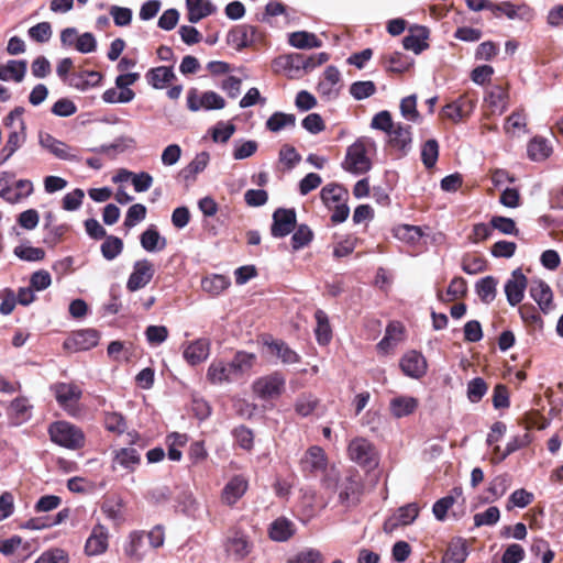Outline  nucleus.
Masks as SVG:
<instances>
[{
    "mask_svg": "<svg viewBox=\"0 0 563 563\" xmlns=\"http://www.w3.org/2000/svg\"><path fill=\"white\" fill-rule=\"evenodd\" d=\"M255 361V354L244 351L236 352L230 362L213 360L207 369V379L213 385L231 384L251 371Z\"/></svg>",
    "mask_w": 563,
    "mask_h": 563,
    "instance_id": "f257e3e1",
    "label": "nucleus"
},
{
    "mask_svg": "<svg viewBox=\"0 0 563 563\" xmlns=\"http://www.w3.org/2000/svg\"><path fill=\"white\" fill-rule=\"evenodd\" d=\"M376 152V143L371 137H360L346 148L342 168L353 175H363L372 168V156Z\"/></svg>",
    "mask_w": 563,
    "mask_h": 563,
    "instance_id": "f03ea898",
    "label": "nucleus"
},
{
    "mask_svg": "<svg viewBox=\"0 0 563 563\" xmlns=\"http://www.w3.org/2000/svg\"><path fill=\"white\" fill-rule=\"evenodd\" d=\"M53 443L67 450H80L86 445V434L81 428L65 420L54 421L47 429Z\"/></svg>",
    "mask_w": 563,
    "mask_h": 563,
    "instance_id": "7ed1b4c3",
    "label": "nucleus"
},
{
    "mask_svg": "<svg viewBox=\"0 0 563 563\" xmlns=\"http://www.w3.org/2000/svg\"><path fill=\"white\" fill-rule=\"evenodd\" d=\"M335 489L340 505L345 508L355 507L363 495L364 485L357 471L350 470L339 478Z\"/></svg>",
    "mask_w": 563,
    "mask_h": 563,
    "instance_id": "20e7f679",
    "label": "nucleus"
},
{
    "mask_svg": "<svg viewBox=\"0 0 563 563\" xmlns=\"http://www.w3.org/2000/svg\"><path fill=\"white\" fill-rule=\"evenodd\" d=\"M51 390L59 407H62L68 416L78 417L80 413L79 400L82 396V390L79 386L73 383H56L51 386Z\"/></svg>",
    "mask_w": 563,
    "mask_h": 563,
    "instance_id": "39448f33",
    "label": "nucleus"
},
{
    "mask_svg": "<svg viewBox=\"0 0 563 563\" xmlns=\"http://www.w3.org/2000/svg\"><path fill=\"white\" fill-rule=\"evenodd\" d=\"M285 385V377L275 372L255 379L252 384V390L262 400H274L284 393Z\"/></svg>",
    "mask_w": 563,
    "mask_h": 563,
    "instance_id": "423d86ee",
    "label": "nucleus"
},
{
    "mask_svg": "<svg viewBox=\"0 0 563 563\" xmlns=\"http://www.w3.org/2000/svg\"><path fill=\"white\" fill-rule=\"evenodd\" d=\"M477 99L464 93L442 108V115L454 123L467 119L476 108Z\"/></svg>",
    "mask_w": 563,
    "mask_h": 563,
    "instance_id": "0eeeda50",
    "label": "nucleus"
},
{
    "mask_svg": "<svg viewBox=\"0 0 563 563\" xmlns=\"http://www.w3.org/2000/svg\"><path fill=\"white\" fill-rule=\"evenodd\" d=\"M349 457L363 466H375L377 464V452L374 445L365 438L351 440L347 446Z\"/></svg>",
    "mask_w": 563,
    "mask_h": 563,
    "instance_id": "6e6552de",
    "label": "nucleus"
},
{
    "mask_svg": "<svg viewBox=\"0 0 563 563\" xmlns=\"http://www.w3.org/2000/svg\"><path fill=\"white\" fill-rule=\"evenodd\" d=\"M224 550L229 558L240 562L250 555L253 550V543L246 533L234 530L228 536L224 542Z\"/></svg>",
    "mask_w": 563,
    "mask_h": 563,
    "instance_id": "1a4fd4ad",
    "label": "nucleus"
},
{
    "mask_svg": "<svg viewBox=\"0 0 563 563\" xmlns=\"http://www.w3.org/2000/svg\"><path fill=\"white\" fill-rule=\"evenodd\" d=\"M38 143L44 150L58 159L69 162L80 161V156L75 148L70 147L63 141L57 140L49 133L41 132L38 135Z\"/></svg>",
    "mask_w": 563,
    "mask_h": 563,
    "instance_id": "9d476101",
    "label": "nucleus"
},
{
    "mask_svg": "<svg viewBox=\"0 0 563 563\" xmlns=\"http://www.w3.org/2000/svg\"><path fill=\"white\" fill-rule=\"evenodd\" d=\"M154 274L155 267L150 260L143 258L136 261L133 264V271L130 274L126 282L128 290L134 292L144 288L146 285L151 283Z\"/></svg>",
    "mask_w": 563,
    "mask_h": 563,
    "instance_id": "9b49d317",
    "label": "nucleus"
},
{
    "mask_svg": "<svg viewBox=\"0 0 563 563\" xmlns=\"http://www.w3.org/2000/svg\"><path fill=\"white\" fill-rule=\"evenodd\" d=\"M328 457L321 446H310L300 459V470L308 475H317L327 470Z\"/></svg>",
    "mask_w": 563,
    "mask_h": 563,
    "instance_id": "f8f14e48",
    "label": "nucleus"
},
{
    "mask_svg": "<svg viewBox=\"0 0 563 563\" xmlns=\"http://www.w3.org/2000/svg\"><path fill=\"white\" fill-rule=\"evenodd\" d=\"M99 342V335L96 330L86 329L73 333L68 336L63 346L65 350L75 353L79 351H88L95 347Z\"/></svg>",
    "mask_w": 563,
    "mask_h": 563,
    "instance_id": "ddd939ff",
    "label": "nucleus"
},
{
    "mask_svg": "<svg viewBox=\"0 0 563 563\" xmlns=\"http://www.w3.org/2000/svg\"><path fill=\"white\" fill-rule=\"evenodd\" d=\"M528 280L520 268L515 269L510 278L505 284V294L507 301L511 307H515L521 302L525 296Z\"/></svg>",
    "mask_w": 563,
    "mask_h": 563,
    "instance_id": "4468645a",
    "label": "nucleus"
},
{
    "mask_svg": "<svg viewBox=\"0 0 563 563\" xmlns=\"http://www.w3.org/2000/svg\"><path fill=\"white\" fill-rule=\"evenodd\" d=\"M296 227V212L294 209L279 208L273 213L271 233L274 238L288 235Z\"/></svg>",
    "mask_w": 563,
    "mask_h": 563,
    "instance_id": "2eb2a0df",
    "label": "nucleus"
},
{
    "mask_svg": "<svg viewBox=\"0 0 563 563\" xmlns=\"http://www.w3.org/2000/svg\"><path fill=\"white\" fill-rule=\"evenodd\" d=\"M418 515L419 507L417 504L405 505L384 522L383 529L386 533H393L399 527L412 523Z\"/></svg>",
    "mask_w": 563,
    "mask_h": 563,
    "instance_id": "dca6fc26",
    "label": "nucleus"
},
{
    "mask_svg": "<svg viewBox=\"0 0 563 563\" xmlns=\"http://www.w3.org/2000/svg\"><path fill=\"white\" fill-rule=\"evenodd\" d=\"M247 479L242 475L233 476L221 492V501L227 506H234L246 493Z\"/></svg>",
    "mask_w": 563,
    "mask_h": 563,
    "instance_id": "f3484780",
    "label": "nucleus"
},
{
    "mask_svg": "<svg viewBox=\"0 0 563 563\" xmlns=\"http://www.w3.org/2000/svg\"><path fill=\"white\" fill-rule=\"evenodd\" d=\"M109 547V532L102 525H96L85 544V552L89 556L103 554Z\"/></svg>",
    "mask_w": 563,
    "mask_h": 563,
    "instance_id": "a211bd4d",
    "label": "nucleus"
},
{
    "mask_svg": "<svg viewBox=\"0 0 563 563\" xmlns=\"http://www.w3.org/2000/svg\"><path fill=\"white\" fill-rule=\"evenodd\" d=\"M124 554L133 562H141L147 554L148 544L146 543L143 531H133L129 534L123 547Z\"/></svg>",
    "mask_w": 563,
    "mask_h": 563,
    "instance_id": "6ab92c4d",
    "label": "nucleus"
},
{
    "mask_svg": "<svg viewBox=\"0 0 563 563\" xmlns=\"http://www.w3.org/2000/svg\"><path fill=\"white\" fill-rule=\"evenodd\" d=\"M400 368L406 376L420 378L427 372V361L421 353L410 351L401 357Z\"/></svg>",
    "mask_w": 563,
    "mask_h": 563,
    "instance_id": "aec40b11",
    "label": "nucleus"
},
{
    "mask_svg": "<svg viewBox=\"0 0 563 563\" xmlns=\"http://www.w3.org/2000/svg\"><path fill=\"white\" fill-rule=\"evenodd\" d=\"M210 346L209 339H197L185 346L183 356L189 365H198L209 357Z\"/></svg>",
    "mask_w": 563,
    "mask_h": 563,
    "instance_id": "412c9836",
    "label": "nucleus"
},
{
    "mask_svg": "<svg viewBox=\"0 0 563 563\" xmlns=\"http://www.w3.org/2000/svg\"><path fill=\"white\" fill-rule=\"evenodd\" d=\"M340 70L335 66H328L323 73V78L318 84V92L328 100L335 99L340 92Z\"/></svg>",
    "mask_w": 563,
    "mask_h": 563,
    "instance_id": "4be33fe9",
    "label": "nucleus"
},
{
    "mask_svg": "<svg viewBox=\"0 0 563 563\" xmlns=\"http://www.w3.org/2000/svg\"><path fill=\"white\" fill-rule=\"evenodd\" d=\"M493 13L495 15L505 14L510 20L529 21L533 18L532 9L526 3L516 4L511 1H503L494 3Z\"/></svg>",
    "mask_w": 563,
    "mask_h": 563,
    "instance_id": "5701e85b",
    "label": "nucleus"
},
{
    "mask_svg": "<svg viewBox=\"0 0 563 563\" xmlns=\"http://www.w3.org/2000/svg\"><path fill=\"white\" fill-rule=\"evenodd\" d=\"M32 409L33 406L26 397H16L8 406L7 416L12 424L20 426L31 419Z\"/></svg>",
    "mask_w": 563,
    "mask_h": 563,
    "instance_id": "b1692460",
    "label": "nucleus"
},
{
    "mask_svg": "<svg viewBox=\"0 0 563 563\" xmlns=\"http://www.w3.org/2000/svg\"><path fill=\"white\" fill-rule=\"evenodd\" d=\"M509 95L505 87L493 86L486 93L484 102L492 114L501 115L508 108Z\"/></svg>",
    "mask_w": 563,
    "mask_h": 563,
    "instance_id": "393cba45",
    "label": "nucleus"
},
{
    "mask_svg": "<svg viewBox=\"0 0 563 563\" xmlns=\"http://www.w3.org/2000/svg\"><path fill=\"white\" fill-rule=\"evenodd\" d=\"M428 37L429 30L426 26L416 25L410 27L409 34L402 38L404 48L418 55L429 47Z\"/></svg>",
    "mask_w": 563,
    "mask_h": 563,
    "instance_id": "a878e982",
    "label": "nucleus"
},
{
    "mask_svg": "<svg viewBox=\"0 0 563 563\" xmlns=\"http://www.w3.org/2000/svg\"><path fill=\"white\" fill-rule=\"evenodd\" d=\"M530 296L544 313H548L553 309L552 290L543 280H533L531 283Z\"/></svg>",
    "mask_w": 563,
    "mask_h": 563,
    "instance_id": "bb28decb",
    "label": "nucleus"
},
{
    "mask_svg": "<svg viewBox=\"0 0 563 563\" xmlns=\"http://www.w3.org/2000/svg\"><path fill=\"white\" fill-rule=\"evenodd\" d=\"M272 66L274 71H288L289 76L292 77V71L303 70V67H307V64L303 63L302 54L292 53L276 57L273 60Z\"/></svg>",
    "mask_w": 563,
    "mask_h": 563,
    "instance_id": "cd10ccee",
    "label": "nucleus"
},
{
    "mask_svg": "<svg viewBox=\"0 0 563 563\" xmlns=\"http://www.w3.org/2000/svg\"><path fill=\"white\" fill-rule=\"evenodd\" d=\"M141 464V454L134 448H121L113 451V467L115 465L122 468L134 472Z\"/></svg>",
    "mask_w": 563,
    "mask_h": 563,
    "instance_id": "c85d7f7f",
    "label": "nucleus"
},
{
    "mask_svg": "<svg viewBox=\"0 0 563 563\" xmlns=\"http://www.w3.org/2000/svg\"><path fill=\"white\" fill-rule=\"evenodd\" d=\"M257 35V30L252 25H241L229 33L228 41L238 49L251 46Z\"/></svg>",
    "mask_w": 563,
    "mask_h": 563,
    "instance_id": "c756f323",
    "label": "nucleus"
},
{
    "mask_svg": "<svg viewBox=\"0 0 563 563\" xmlns=\"http://www.w3.org/2000/svg\"><path fill=\"white\" fill-rule=\"evenodd\" d=\"M389 143L393 147L406 153L411 147L412 136L411 126L396 123L388 133Z\"/></svg>",
    "mask_w": 563,
    "mask_h": 563,
    "instance_id": "7c9ffc66",
    "label": "nucleus"
},
{
    "mask_svg": "<svg viewBox=\"0 0 563 563\" xmlns=\"http://www.w3.org/2000/svg\"><path fill=\"white\" fill-rule=\"evenodd\" d=\"M140 243L148 253H158L167 245L166 239L159 234L157 228L153 224L140 235Z\"/></svg>",
    "mask_w": 563,
    "mask_h": 563,
    "instance_id": "2f4dec72",
    "label": "nucleus"
},
{
    "mask_svg": "<svg viewBox=\"0 0 563 563\" xmlns=\"http://www.w3.org/2000/svg\"><path fill=\"white\" fill-rule=\"evenodd\" d=\"M418 405V399L412 396H396L389 402V410L395 418L399 419L413 413Z\"/></svg>",
    "mask_w": 563,
    "mask_h": 563,
    "instance_id": "473e14b6",
    "label": "nucleus"
},
{
    "mask_svg": "<svg viewBox=\"0 0 563 563\" xmlns=\"http://www.w3.org/2000/svg\"><path fill=\"white\" fill-rule=\"evenodd\" d=\"M265 345L267 346L268 351L277 358H279L284 364H295L300 360L299 354L280 340L265 341Z\"/></svg>",
    "mask_w": 563,
    "mask_h": 563,
    "instance_id": "72a5a7b5",
    "label": "nucleus"
},
{
    "mask_svg": "<svg viewBox=\"0 0 563 563\" xmlns=\"http://www.w3.org/2000/svg\"><path fill=\"white\" fill-rule=\"evenodd\" d=\"M27 68L26 60L11 59L3 65H0V80L9 81L14 80L21 82L25 76Z\"/></svg>",
    "mask_w": 563,
    "mask_h": 563,
    "instance_id": "f704fd0d",
    "label": "nucleus"
},
{
    "mask_svg": "<svg viewBox=\"0 0 563 563\" xmlns=\"http://www.w3.org/2000/svg\"><path fill=\"white\" fill-rule=\"evenodd\" d=\"M186 5L188 9V20L191 23H198L217 10L209 0H186Z\"/></svg>",
    "mask_w": 563,
    "mask_h": 563,
    "instance_id": "c9c22d12",
    "label": "nucleus"
},
{
    "mask_svg": "<svg viewBox=\"0 0 563 563\" xmlns=\"http://www.w3.org/2000/svg\"><path fill=\"white\" fill-rule=\"evenodd\" d=\"M295 533V525L291 520L280 517L269 526V538L277 542H285Z\"/></svg>",
    "mask_w": 563,
    "mask_h": 563,
    "instance_id": "e433bc0d",
    "label": "nucleus"
},
{
    "mask_svg": "<svg viewBox=\"0 0 563 563\" xmlns=\"http://www.w3.org/2000/svg\"><path fill=\"white\" fill-rule=\"evenodd\" d=\"M320 197L328 208H332L335 205L346 201L349 192L341 185L328 184L321 189Z\"/></svg>",
    "mask_w": 563,
    "mask_h": 563,
    "instance_id": "4c0bfd02",
    "label": "nucleus"
},
{
    "mask_svg": "<svg viewBox=\"0 0 563 563\" xmlns=\"http://www.w3.org/2000/svg\"><path fill=\"white\" fill-rule=\"evenodd\" d=\"M147 82L155 89H163L167 84L175 79L173 67L159 66L151 68L146 73Z\"/></svg>",
    "mask_w": 563,
    "mask_h": 563,
    "instance_id": "58836bf2",
    "label": "nucleus"
},
{
    "mask_svg": "<svg viewBox=\"0 0 563 563\" xmlns=\"http://www.w3.org/2000/svg\"><path fill=\"white\" fill-rule=\"evenodd\" d=\"M462 496V488L454 487L448 496H444L433 504L432 512L437 520L444 521L448 511L453 507L456 499Z\"/></svg>",
    "mask_w": 563,
    "mask_h": 563,
    "instance_id": "ea45409f",
    "label": "nucleus"
},
{
    "mask_svg": "<svg viewBox=\"0 0 563 563\" xmlns=\"http://www.w3.org/2000/svg\"><path fill=\"white\" fill-rule=\"evenodd\" d=\"M288 43L299 49L318 48L322 46V42L313 33L306 31L292 32L288 36Z\"/></svg>",
    "mask_w": 563,
    "mask_h": 563,
    "instance_id": "a19ab883",
    "label": "nucleus"
},
{
    "mask_svg": "<svg viewBox=\"0 0 563 563\" xmlns=\"http://www.w3.org/2000/svg\"><path fill=\"white\" fill-rule=\"evenodd\" d=\"M26 134L25 128H20L19 131L10 132L5 145L1 150V163L7 162L25 142Z\"/></svg>",
    "mask_w": 563,
    "mask_h": 563,
    "instance_id": "79ce46f5",
    "label": "nucleus"
},
{
    "mask_svg": "<svg viewBox=\"0 0 563 563\" xmlns=\"http://www.w3.org/2000/svg\"><path fill=\"white\" fill-rule=\"evenodd\" d=\"M210 161V155L208 152L198 153L194 159L180 170V176L186 180H195L197 174L205 170Z\"/></svg>",
    "mask_w": 563,
    "mask_h": 563,
    "instance_id": "37998d69",
    "label": "nucleus"
},
{
    "mask_svg": "<svg viewBox=\"0 0 563 563\" xmlns=\"http://www.w3.org/2000/svg\"><path fill=\"white\" fill-rule=\"evenodd\" d=\"M176 511H179L188 517H197L199 512V503L194 494L189 490H183L176 499Z\"/></svg>",
    "mask_w": 563,
    "mask_h": 563,
    "instance_id": "c03bdc74",
    "label": "nucleus"
},
{
    "mask_svg": "<svg viewBox=\"0 0 563 563\" xmlns=\"http://www.w3.org/2000/svg\"><path fill=\"white\" fill-rule=\"evenodd\" d=\"M314 319L317 322V327L314 330L316 339L319 344L327 345L332 339V330L330 327L328 314L323 310L318 309L314 312Z\"/></svg>",
    "mask_w": 563,
    "mask_h": 563,
    "instance_id": "a18cd8bd",
    "label": "nucleus"
},
{
    "mask_svg": "<svg viewBox=\"0 0 563 563\" xmlns=\"http://www.w3.org/2000/svg\"><path fill=\"white\" fill-rule=\"evenodd\" d=\"M296 125V115L285 112H274L266 121V129L271 132L277 133L287 128Z\"/></svg>",
    "mask_w": 563,
    "mask_h": 563,
    "instance_id": "49530a36",
    "label": "nucleus"
},
{
    "mask_svg": "<svg viewBox=\"0 0 563 563\" xmlns=\"http://www.w3.org/2000/svg\"><path fill=\"white\" fill-rule=\"evenodd\" d=\"M410 65V58L400 52H394L384 56V66L388 71L404 73Z\"/></svg>",
    "mask_w": 563,
    "mask_h": 563,
    "instance_id": "de8ad7c7",
    "label": "nucleus"
},
{
    "mask_svg": "<svg viewBox=\"0 0 563 563\" xmlns=\"http://www.w3.org/2000/svg\"><path fill=\"white\" fill-rule=\"evenodd\" d=\"M230 284V279L223 275H212L201 280L202 290L211 296L220 295Z\"/></svg>",
    "mask_w": 563,
    "mask_h": 563,
    "instance_id": "09e8293b",
    "label": "nucleus"
},
{
    "mask_svg": "<svg viewBox=\"0 0 563 563\" xmlns=\"http://www.w3.org/2000/svg\"><path fill=\"white\" fill-rule=\"evenodd\" d=\"M496 286L497 280L493 276H486L476 283L475 290L483 302L489 303L496 297Z\"/></svg>",
    "mask_w": 563,
    "mask_h": 563,
    "instance_id": "8fccbe9b",
    "label": "nucleus"
},
{
    "mask_svg": "<svg viewBox=\"0 0 563 563\" xmlns=\"http://www.w3.org/2000/svg\"><path fill=\"white\" fill-rule=\"evenodd\" d=\"M102 256L107 261H113L123 251V242L120 238L114 235L104 236V241L100 246Z\"/></svg>",
    "mask_w": 563,
    "mask_h": 563,
    "instance_id": "3c124183",
    "label": "nucleus"
},
{
    "mask_svg": "<svg viewBox=\"0 0 563 563\" xmlns=\"http://www.w3.org/2000/svg\"><path fill=\"white\" fill-rule=\"evenodd\" d=\"M468 556L466 541L463 539L453 540L446 551V559L452 563H463Z\"/></svg>",
    "mask_w": 563,
    "mask_h": 563,
    "instance_id": "603ef678",
    "label": "nucleus"
},
{
    "mask_svg": "<svg viewBox=\"0 0 563 563\" xmlns=\"http://www.w3.org/2000/svg\"><path fill=\"white\" fill-rule=\"evenodd\" d=\"M319 405V399L312 394H301L295 402V411L301 417L311 415Z\"/></svg>",
    "mask_w": 563,
    "mask_h": 563,
    "instance_id": "864d4df0",
    "label": "nucleus"
},
{
    "mask_svg": "<svg viewBox=\"0 0 563 563\" xmlns=\"http://www.w3.org/2000/svg\"><path fill=\"white\" fill-rule=\"evenodd\" d=\"M103 423L106 430L115 434H122L126 430V421L124 417L119 412H104Z\"/></svg>",
    "mask_w": 563,
    "mask_h": 563,
    "instance_id": "5fc2aeb1",
    "label": "nucleus"
},
{
    "mask_svg": "<svg viewBox=\"0 0 563 563\" xmlns=\"http://www.w3.org/2000/svg\"><path fill=\"white\" fill-rule=\"evenodd\" d=\"M401 115L410 122L418 123L421 120V115L417 110V96L410 95L404 98L400 102Z\"/></svg>",
    "mask_w": 563,
    "mask_h": 563,
    "instance_id": "6e6d98bb",
    "label": "nucleus"
},
{
    "mask_svg": "<svg viewBox=\"0 0 563 563\" xmlns=\"http://www.w3.org/2000/svg\"><path fill=\"white\" fill-rule=\"evenodd\" d=\"M134 97L135 93L131 89L118 90L117 88H110L102 93V100L106 103H128Z\"/></svg>",
    "mask_w": 563,
    "mask_h": 563,
    "instance_id": "4d7b16f0",
    "label": "nucleus"
},
{
    "mask_svg": "<svg viewBox=\"0 0 563 563\" xmlns=\"http://www.w3.org/2000/svg\"><path fill=\"white\" fill-rule=\"evenodd\" d=\"M235 132V125L231 122L219 121L211 129V137L216 143H227Z\"/></svg>",
    "mask_w": 563,
    "mask_h": 563,
    "instance_id": "13d9d810",
    "label": "nucleus"
},
{
    "mask_svg": "<svg viewBox=\"0 0 563 563\" xmlns=\"http://www.w3.org/2000/svg\"><path fill=\"white\" fill-rule=\"evenodd\" d=\"M439 157V144L437 140H428L421 148V159L427 168H432Z\"/></svg>",
    "mask_w": 563,
    "mask_h": 563,
    "instance_id": "bf43d9fd",
    "label": "nucleus"
},
{
    "mask_svg": "<svg viewBox=\"0 0 563 563\" xmlns=\"http://www.w3.org/2000/svg\"><path fill=\"white\" fill-rule=\"evenodd\" d=\"M258 144L256 141H235L232 156L236 161H242L251 157L257 151Z\"/></svg>",
    "mask_w": 563,
    "mask_h": 563,
    "instance_id": "052dcab7",
    "label": "nucleus"
},
{
    "mask_svg": "<svg viewBox=\"0 0 563 563\" xmlns=\"http://www.w3.org/2000/svg\"><path fill=\"white\" fill-rule=\"evenodd\" d=\"M511 486V477L508 474H500L492 479L488 492L494 499L503 497Z\"/></svg>",
    "mask_w": 563,
    "mask_h": 563,
    "instance_id": "680f3d73",
    "label": "nucleus"
},
{
    "mask_svg": "<svg viewBox=\"0 0 563 563\" xmlns=\"http://www.w3.org/2000/svg\"><path fill=\"white\" fill-rule=\"evenodd\" d=\"M376 92V86L371 80L355 81L350 86V93L355 100H363Z\"/></svg>",
    "mask_w": 563,
    "mask_h": 563,
    "instance_id": "e2e57ef3",
    "label": "nucleus"
},
{
    "mask_svg": "<svg viewBox=\"0 0 563 563\" xmlns=\"http://www.w3.org/2000/svg\"><path fill=\"white\" fill-rule=\"evenodd\" d=\"M487 384L481 377H475L467 384V399L476 404L482 400V398L487 393Z\"/></svg>",
    "mask_w": 563,
    "mask_h": 563,
    "instance_id": "0e129e2a",
    "label": "nucleus"
},
{
    "mask_svg": "<svg viewBox=\"0 0 563 563\" xmlns=\"http://www.w3.org/2000/svg\"><path fill=\"white\" fill-rule=\"evenodd\" d=\"M14 255L26 262H38L44 258L45 252L41 247L19 245L14 249Z\"/></svg>",
    "mask_w": 563,
    "mask_h": 563,
    "instance_id": "69168bd1",
    "label": "nucleus"
},
{
    "mask_svg": "<svg viewBox=\"0 0 563 563\" xmlns=\"http://www.w3.org/2000/svg\"><path fill=\"white\" fill-rule=\"evenodd\" d=\"M313 238V233L306 224H300L291 236V246L298 251L307 246Z\"/></svg>",
    "mask_w": 563,
    "mask_h": 563,
    "instance_id": "338daca9",
    "label": "nucleus"
},
{
    "mask_svg": "<svg viewBox=\"0 0 563 563\" xmlns=\"http://www.w3.org/2000/svg\"><path fill=\"white\" fill-rule=\"evenodd\" d=\"M34 563H68V555L62 549H49L43 552Z\"/></svg>",
    "mask_w": 563,
    "mask_h": 563,
    "instance_id": "774afa93",
    "label": "nucleus"
}]
</instances>
